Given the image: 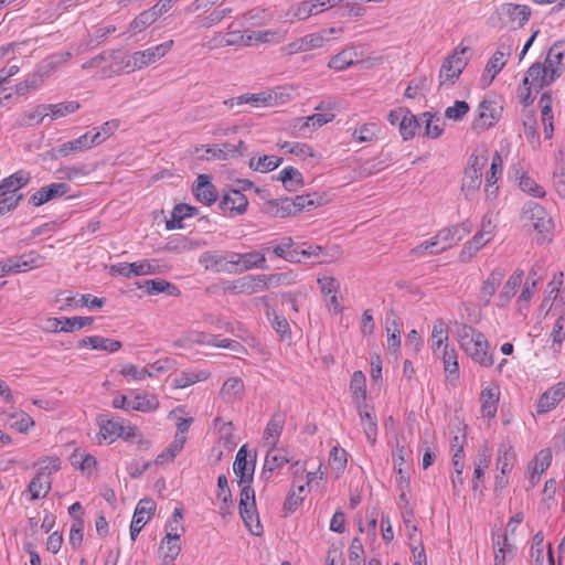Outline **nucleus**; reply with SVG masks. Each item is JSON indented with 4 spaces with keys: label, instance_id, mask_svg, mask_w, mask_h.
Segmentation results:
<instances>
[{
    "label": "nucleus",
    "instance_id": "obj_1",
    "mask_svg": "<svg viewBox=\"0 0 565 565\" xmlns=\"http://www.w3.org/2000/svg\"><path fill=\"white\" fill-rule=\"evenodd\" d=\"M458 337L460 347L475 362L484 367L494 363L492 354L488 352L490 344L482 332L462 324L458 330Z\"/></svg>",
    "mask_w": 565,
    "mask_h": 565
},
{
    "label": "nucleus",
    "instance_id": "obj_2",
    "mask_svg": "<svg viewBox=\"0 0 565 565\" xmlns=\"http://www.w3.org/2000/svg\"><path fill=\"white\" fill-rule=\"evenodd\" d=\"M521 220L524 225L531 224L537 232L540 235V237H537L539 244L552 241L551 237H547V234L553 228V221L545 209L539 203L534 201L526 202L522 207Z\"/></svg>",
    "mask_w": 565,
    "mask_h": 565
},
{
    "label": "nucleus",
    "instance_id": "obj_3",
    "mask_svg": "<svg viewBox=\"0 0 565 565\" xmlns=\"http://www.w3.org/2000/svg\"><path fill=\"white\" fill-rule=\"evenodd\" d=\"M102 132L88 131L74 140L66 141L57 147L52 148L51 156L54 159L66 157L72 152H79L85 149H89L95 145H99L103 142V138H100Z\"/></svg>",
    "mask_w": 565,
    "mask_h": 565
},
{
    "label": "nucleus",
    "instance_id": "obj_4",
    "mask_svg": "<svg viewBox=\"0 0 565 565\" xmlns=\"http://www.w3.org/2000/svg\"><path fill=\"white\" fill-rule=\"evenodd\" d=\"M172 44L173 41L170 40L145 51L135 52L128 57L126 67L129 68V71H135L148 66L164 56L172 47Z\"/></svg>",
    "mask_w": 565,
    "mask_h": 565
},
{
    "label": "nucleus",
    "instance_id": "obj_5",
    "mask_svg": "<svg viewBox=\"0 0 565 565\" xmlns=\"http://www.w3.org/2000/svg\"><path fill=\"white\" fill-rule=\"evenodd\" d=\"M156 511V502L150 498L141 499L135 509L130 524V537L135 541L141 529L146 525Z\"/></svg>",
    "mask_w": 565,
    "mask_h": 565
},
{
    "label": "nucleus",
    "instance_id": "obj_6",
    "mask_svg": "<svg viewBox=\"0 0 565 565\" xmlns=\"http://www.w3.org/2000/svg\"><path fill=\"white\" fill-rule=\"evenodd\" d=\"M211 179L209 174H199L192 185V193L195 199L200 203L209 206L214 204L218 199V192Z\"/></svg>",
    "mask_w": 565,
    "mask_h": 565
},
{
    "label": "nucleus",
    "instance_id": "obj_7",
    "mask_svg": "<svg viewBox=\"0 0 565 565\" xmlns=\"http://www.w3.org/2000/svg\"><path fill=\"white\" fill-rule=\"evenodd\" d=\"M247 445H243L235 457V461L233 463L234 473L239 478L238 484H243L244 482H253L254 472H255V458L252 461L247 460Z\"/></svg>",
    "mask_w": 565,
    "mask_h": 565
},
{
    "label": "nucleus",
    "instance_id": "obj_8",
    "mask_svg": "<svg viewBox=\"0 0 565 565\" xmlns=\"http://www.w3.org/2000/svg\"><path fill=\"white\" fill-rule=\"evenodd\" d=\"M265 256L258 252H249L245 254H239L235 252H231V260L234 265V274L243 273L245 270H249L252 268H265Z\"/></svg>",
    "mask_w": 565,
    "mask_h": 565
},
{
    "label": "nucleus",
    "instance_id": "obj_9",
    "mask_svg": "<svg viewBox=\"0 0 565 565\" xmlns=\"http://www.w3.org/2000/svg\"><path fill=\"white\" fill-rule=\"evenodd\" d=\"M231 252L226 255L214 254L205 252L200 256V264L204 265L206 270L215 273L234 274V265L230 263Z\"/></svg>",
    "mask_w": 565,
    "mask_h": 565
},
{
    "label": "nucleus",
    "instance_id": "obj_10",
    "mask_svg": "<svg viewBox=\"0 0 565 565\" xmlns=\"http://www.w3.org/2000/svg\"><path fill=\"white\" fill-rule=\"evenodd\" d=\"M70 186L66 183H51L46 186H42L40 190L33 193L29 199V204L33 206H40L53 199L66 194Z\"/></svg>",
    "mask_w": 565,
    "mask_h": 565
},
{
    "label": "nucleus",
    "instance_id": "obj_11",
    "mask_svg": "<svg viewBox=\"0 0 565 565\" xmlns=\"http://www.w3.org/2000/svg\"><path fill=\"white\" fill-rule=\"evenodd\" d=\"M248 206L247 198L241 193V190L231 189L228 193L224 194L218 203V209L223 212L244 214Z\"/></svg>",
    "mask_w": 565,
    "mask_h": 565
},
{
    "label": "nucleus",
    "instance_id": "obj_12",
    "mask_svg": "<svg viewBox=\"0 0 565 565\" xmlns=\"http://www.w3.org/2000/svg\"><path fill=\"white\" fill-rule=\"evenodd\" d=\"M565 397V383L559 382L547 390L537 402V413L543 414L554 408Z\"/></svg>",
    "mask_w": 565,
    "mask_h": 565
},
{
    "label": "nucleus",
    "instance_id": "obj_13",
    "mask_svg": "<svg viewBox=\"0 0 565 565\" xmlns=\"http://www.w3.org/2000/svg\"><path fill=\"white\" fill-rule=\"evenodd\" d=\"M504 276L505 271L502 268H495L482 282L479 299L483 307H487L490 303L492 296L494 295L497 288L501 285Z\"/></svg>",
    "mask_w": 565,
    "mask_h": 565
},
{
    "label": "nucleus",
    "instance_id": "obj_14",
    "mask_svg": "<svg viewBox=\"0 0 565 565\" xmlns=\"http://www.w3.org/2000/svg\"><path fill=\"white\" fill-rule=\"evenodd\" d=\"M47 469L49 467H41L35 477L29 483L28 491L31 493V500L45 498L51 491L52 482L51 478L46 476Z\"/></svg>",
    "mask_w": 565,
    "mask_h": 565
},
{
    "label": "nucleus",
    "instance_id": "obj_15",
    "mask_svg": "<svg viewBox=\"0 0 565 565\" xmlns=\"http://www.w3.org/2000/svg\"><path fill=\"white\" fill-rule=\"evenodd\" d=\"M99 425V434L105 440L113 443L116 438L124 434V425L119 420H115L109 414H100L97 416Z\"/></svg>",
    "mask_w": 565,
    "mask_h": 565
},
{
    "label": "nucleus",
    "instance_id": "obj_16",
    "mask_svg": "<svg viewBox=\"0 0 565 565\" xmlns=\"http://www.w3.org/2000/svg\"><path fill=\"white\" fill-rule=\"evenodd\" d=\"M31 179L28 171L19 170L15 173L4 178L0 183V198L2 195L18 194L17 192L25 186Z\"/></svg>",
    "mask_w": 565,
    "mask_h": 565
},
{
    "label": "nucleus",
    "instance_id": "obj_17",
    "mask_svg": "<svg viewBox=\"0 0 565 565\" xmlns=\"http://www.w3.org/2000/svg\"><path fill=\"white\" fill-rule=\"evenodd\" d=\"M502 107L498 106L494 100L483 99L478 107V120L473 124V128H478L480 120L491 119L482 126V129L490 128L497 122L501 116Z\"/></svg>",
    "mask_w": 565,
    "mask_h": 565
},
{
    "label": "nucleus",
    "instance_id": "obj_18",
    "mask_svg": "<svg viewBox=\"0 0 565 565\" xmlns=\"http://www.w3.org/2000/svg\"><path fill=\"white\" fill-rule=\"evenodd\" d=\"M545 78H547V67L541 62H535L529 67L522 84L523 86L529 85L539 92L546 86Z\"/></svg>",
    "mask_w": 565,
    "mask_h": 565
},
{
    "label": "nucleus",
    "instance_id": "obj_19",
    "mask_svg": "<svg viewBox=\"0 0 565 565\" xmlns=\"http://www.w3.org/2000/svg\"><path fill=\"white\" fill-rule=\"evenodd\" d=\"M524 271L516 269L504 284L502 290L498 295L497 306L500 308L505 307L510 300L515 296L516 289L522 284Z\"/></svg>",
    "mask_w": 565,
    "mask_h": 565
},
{
    "label": "nucleus",
    "instance_id": "obj_20",
    "mask_svg": "<svg viewBox=\"0 0 565 565\" xmlns=\"http://www.w3.org/2000/svg\"><path fill=\"white\" fill-rule=\"evenodd\" d=\"M407 451L404 446L397 445L394 455V471L397 475V487L399 490L409 489L411 481L406 473Z\"/></svg>",
    "mask_w": 565,
    "mask_h": 565
},
{
    "label": "nucleus",
    "instance_id": "obj_21",
    "mask_svg": "<svg viewBox=\"0 0 565 565\" xmlns=\"http://www.w3.org/2000/svg\"><path fill=\"white\" fill-rule=\"evenodd\" d=\"M499 395L500 393L498 387H486L481 391L480 401L483 417L492 418L495 416Z\"/></svg>",
    "mask_w": 565,
    "mask_h": 565
},
{
    "label": "nucleus",
    "instance_id": "obj_22",
    "mask_svg": "<svg viewBox=\"0 0 565 565\" xmlns=\"http://www.w3.org/2000/svg\"><path fill=\"white\" fill-rule=\"evenodd\" d=\"M138 288H145L149 295L167 294L169 296H178L179 289L173 284L163 279H149L143 282H136Z\"/></svg>",
    "mask_w": 565,
    "mask_h": 565
},
{
    "label": "nucleus",
    "instance_id": "obj_23",
    "mask_svg": "<svg viewBox=\"0 0 565 565\" xmlns=\"http://www.w3.org/2000/svg\"><path fill=\"white\" fill-rule=\"evenodd\" d=\"M286 416L282 413H275L269 422L267 423L266 429L264 431V437L266 441L273 446V448L277 447L278 438L282 431L285 425Z\"/></svg>",
    "mask_w": 565,
    "mask_h": 565
},
{
    "label": "nucleus",
    "instance_id": "obj_24",
    "mask_svg": "<svg viewBox=\"0 0 565 565\" xmlns=\"http://www.w3.org/2000/svg\"><path fill=\"white\" fill-rule=\"evenodd\" d=\"M470 52H471L470 46L459 44L458 47L455 49L454 53L445 58V61L440 67V71H439V77L441 78V81L439 83V87L445 85L446 82H449L450 85H452L455 83V81L458 78V77L451 76V73H452L451 62H454V57H456V55H466Z\"/></svg>",
    "mask_w": 565,
    "mask_h": 565
},
{
    "label": "nucleus",
    "instance_id": "obj_25",
    "mask_svg": "<svg viewBox=\"0 0 565 565\" xmlns=\"http://www.w3.org/2000/svg\"><path fill=\"white\" fill-rule=\"evenodd\" d=\"M512 49L510 45H500L492 57L488 61L486 65V71L488 73H492L489 83L493 81L495 75L503 68L507 63L505 57L510 56Z\"/></svg>",
    "mask_w": 565,
    "mask_h": 565
},
{
    "label": "nucleus",
    "instance_id": "obj_26",
    "mask_svg": "<svg viewBox=\"0 0 565 565\" xmlns=\"http://www.w3.org/2000/svg\"><path fill=\"white\" fill-rule=\"evenodd\" d=\"M277 180L281 181L285 190L289 192H296L298 186L303 184V177L299 170L294 167H286L277 177Z\"/></svg>",
    "mask_w": 565,
    "mask_h": 565
},
{
    "label": "nucleus",
    "instance_id": "obj_27",
    "mask_svg": "<svg viewBox=\"0 0 565 565\" xmlns=\"http://www.w3.org/2000/svg\"><path fill=\"white\" fill-rule=\"evenodd\" d=\"M502 12L509 17L510 21L516 23L518 26H523L531 14V9L525 4L505 3L502 7Z\"/></svg>",
    "mask_w": 565,
    "mask_h": 565
},
{
    "label": "nucleus",
    "instance_id": "obj_28",
    "mask_svg": "<svg viewBox=\"0 0 565 565\" xmlns=\"http://www.w3.org/2000/svg\"><path fill=\"white\" fill-rule=\"evenodd\" d=\"M47 108L45 105H39L36 108L29 113H24L17 118L18 127H32L41 124L45 116H47Z\"/></svg>",
    "mask_w": 565,
    "mask_h": 565
},
{
    "label": "nucleus",
    "instance_id": "obj_29",
    "mask_svg": "<svg viewBox=\"0 0 565 565\" xmlns=\"http://www.w3.org/2000/svg\"><path fill=\"white\" fill-rule=\"evenodd\" d=\"M292 206L295 207L296 213L301 212L302 210H311L317 206H321L324 204V196L318 193L302 194L296 195L292 198Z\"/></svg>",
    "mask_w": 565,
    "mask_h": 565
},
{
    "label": "nucleus",
    "instance_id": "obj_30",
    "mask_svg": "<svg viewBox=\"0 0 565 565\" xmlns=\"http://www.w3.org/2000/svg\"><path fill=\"white\" fill-rule=\"evenodd\" d=\"M157 9L158 8L153 6L150 9L142 11L132 20L130 29L135 32H141L143 29L154 23L162 15V13H159Z\"/></svg>",
    "mask_w": 565,
    "mask_h": 565
},
{
    "label": "nucleus",
    "instance_id": "obj_31",
    "mask_svg": "<svg viewBox=\"0 0 565 565\" xmlns=\"http://www.w3.org/2000/svg\"><path fill=\"white\" fill-rule=\"evenodd\" d=\"M183 518V512L181 508H175L171 518L168 520L166 524V536L161 542V546L164 543H171V540H180V534L178 533L179 529L183 532L184 529L180 526V520Z\"/></svg>",
    "mask_w": 565,
    "mask_h": 565
},
{
    "label": "nucleus",
    "instance_id": "obj_32",
    "mask_svg": "<svg viewBox=\"0 0 565 565\" xmlns=\"http://www.w3.org/2000/svg\"><path fill=\"white\" fill-rule=\"evenodd\" d=\"M282 162V158L276 156H264L255 160L252 158L248 162L250 169L259 172H269L278 168Z\"/></svg>",
    "mask_w": 565,
    "mask_h": 565
},
{
    "label": "nucleus",
    "instance_id": "obj_33",
    "mask_svg": "<svg viewBox=\"0 0 565 565\" xmlns=\"http://www.w3.org/2000/svg\"><path fill=\"white\" fill-rule=\"evenodd\" d=\"M419 128V121L415 115L411 113L408 109V113L404 114V117L399 121V134L403 138V140H409L412 139L416 130Z\"/></svg>",
    "mask_w": 565,
    "mask_h": 565
},
{
    "label": "nucleus",
    "instance_id": "obj_34",
    "mask_svg": "<svg viewBox=\"0 0 565 565\" xmlns=\"http://www.w3.org/2000/svg\"><path fill=\"white\" fill-rule=\"evenodd\" d=\"M355 58H356V53L353 50H351V49L343 50L340 53H338L337 55H334L329 61L328 66L335 71H342V70L353 65L355 62Z\"/></svg>",
    "mask_w": 565,
    "mask_h": 565
},
{
    "label": "nucleus",
    "instance_id": "obj_35",
    "mask_svg": "<svg viewBox=\"0 0 565 565\" xmlns=\"http://www.w3.org/2000/svg\"><path fill=\"white\" fill-rule=\"evenodd\" d=\"M423 117L425 118V136L431 139L438 138L444 131L445 124L436 114L427 111L423 114Z\"/></svg>",
    "mask_w": 565,
    "mask_h": 565
},
{
    "label": "nucleus",
    "instance_id": "obj_36",
    "mask_svg": "<svg viewBox=\"0 0 565 565\" xmlns=\"http://www.w3.org/2000/svg\"><path fill=\"white\" fill-rule=\"evenodd\" d=\"M90 342V349L93 350H100V351H107L109 353H114L121 349L122 344L118 340L104 338L100 335H92L89 339Z\"/></svg>",
    "mask_w": 565,
    "mask_h": 565
},
{
    "label": "nucleus",
    "instance_id": "obj_37",
    "mask_svg": "<svg viewBox=\"0 0 565 565\" xmlns=\"http://www.w3.org/2000/svg\"><path fill=\"white\" fill-rule=\"evenodd\" d=\"M184 443H185L184 436H181V437L177 436L174 441L172 444H170V446L164 451H162L161 454H159L157 456L154 463L163 465L166 462L172 461L175 458L177 454L183 448Z\"/></svg>",
    "mask_w": 565,
    "mask_h": 565
},
{
    "label": "nucleus",
    "instance_id": "obj_38",
    "mask_svg": "<svg viewBox=\"0 0 565 565\" xmlns=\"http://www.w3.org/2000/svg\"><path fill=\"white\" fill-rule=\"evenodd\" d=\"M444 370L450 376L455 379L459 377V364L457 360V352L455 349H448V345L444 347L443 351Z\"/></svg>",
    "mask_w": 565,
    "mask_h": 565
},
{
    "label": "nucleus",
    "instance_id": "obj_39",
    "mask_svg": "<svg viewBox=\"0 0 565 565\" xmlns=\"http://www.w3.org/2000/svg\"><path fill=\"white\" fill-rule=\"evenodd\" d=\"M481 177L482 174L477 173L476 169H466L461 184V190L465 192L466 196L479 189Z\"/></svg>",
    "mask_w": 565,
    "mask_h": 565
},
{
    "label": "nucleus",
    "instance_id": "obj_40",
    "mask_svg": "<svg viewBox=\"0 0 565 565\" xmlns=\"http://www.w3.org/2000/svg\"><path fill=\"white\" fill-rule=\"evenodd\" d=\"M275 449L276 448L270 446L269 450L267 451L262 476H265L266 472H273L276 468L282 467L285 463L290 461L287 456L273 454Z\"/></svg>",
    "mask_w": 565,
    "mask_h": 565
},
{
    "label": "nucleus",
    "instance_id": "obj_41",
    "mask_svg": "<svg viewBox=\"0 0 565 565\" xmlns=\"http://www.w3.org/2000/svg\"><path fill=\"white\" fill-rule=\"evenodd\" d=\"M514 462V454L504 446H501L498 451L497 468L500 469L501 475L507 476L511 472Z\"/></svg>",
    "mask_w": 565,
    "mask_h": 565
},
{
    "label": "nucleus",
    "instance_id": "obj_42",
    "mask_svg": "<svg viewBox=\"0 0 565 565\" xmlns=\"http://www.w3.org/2000/svg\"><path fill=\"white\" fill-rule=\"evenodd\" d=\"M564 49H565V41L564 40L556 41L548 50V53H547V56L545 60V66L546 67H557V65H561L563 57H564Z\"/></svg>",
    "mask_w": 565,
    "mask_h": 565
},
{
    "label": "nucleus",
    "instance_id": "obj_43",
    "mask_svg": "<svg viewBox=\"0 0 565 565\" xmlns=\"http://www.w3.org/2000/svg\"><path fill=\"white\" fill-rule=\"evenodd\" d=\"M93 322L94 318L92 317H64L63 326H61L60 331L73 332L75 330L83 329L84 327H88Z\"/></svg>",
    "mask_w": 565,
    "mask_h": 565
},
{
    "label": "nucleus",
    "instance_id": "obj_44",
    "mask_svg": "<svg viewBox=\"0 0 565 565\" xmlns=\"http://www.w3.org/2000/svg\"><path fill=\"white\" fill-rule=\"evenodd\" d=\"M330 8H337V13L340 17L359 15L360 8L355 6L353 0H330L328 2Z\"/></svg>",
    "mask_w": 565,
    "mask_h": 565
},
{
    "label": "nucleus",
    "instance_id": "obj_45",
    "mask_svg": "<svg viewBox=\"0 0 565 565\" xmlns=\"http://www.w3.org/2000/svg\"><path fill=\"white\" fill-rule=\"evenodd\" d=\"M47 108V113L51 114L52 118L64 117L68 114H73L79 108V104L77 102H66L60 103L55 105H45Z\"/></svg>",
    "mask_w": 565,
    "mask_h": 565
},
{
    "label": "nucleus",
    "instance_id": "obj_46",
    "mask_svg": "<svg viewBox=\"0 0 565 565\" xmlns=\"http://www.w3.org/2000/svg\"><path fill=\"white\" fill-rule=\"evenodd\" d=\"M230 153H231L230 143L224 142L221 146H217V145L207 146L205 148V156H202L201 158L206 159V160H210V159L228 160V159H231Z\"/></svg>",
    "mask_w": 565,
    "mask_h": 565
},
{
    "label": "nucleus",
    "instance_id": "obj_47",
    "mask_svg": "<svg viewBox=\"0 0 565 565\" xmlns=\"http://www.w3.org/2000/svg\"><path fill=\"white\" fill-rule=\"evenodd\" d=\"M350 388L354 395V398L360 396L362 399H366V379L361 371H355L351 377Z\"/></svg>",
    "mask_w": 565,
    "mask_h": 565
},
{
    "label": "nucleus",
    "instance_id": "obj_48",
    "mask_svg": "<svg viewBox=\"0 0 565 565\" xmlns=\"http://www.w3.org/2000/svg\"><path fill=\"white\" fill-rule=\"evenodd\" d=\"M501 173H502V158L499 154V152L495 151L494 156L492 157L490 170L487 172V175H486V185L493 186L497 183Z\"/></svg>",
    "mask_w": 565,
    "mask_h": 565
},
{
    "label": "nucleus",
    "instance_id": "obj_49",
    "mask_svg": "<svg viewBox=\"0 0 565 565\" xmlns=\"http://www.w3.org/2000/svg\"><path fill=\"white\" fill-rule=\"evenodd\" d=\"M217 499L221 500L226 508L233 507V497L225 475H220L217 478Z\"/></svg>",
    "mask_w": 565,
    "mask_h": 565
},
{
    "label": "nucleus",
    "instance_id": "obj_50",
    "mask_svg": "<svg viewBox=\"0 0 565 565\" xmlns=\"http://www.w3.org/2000/svg\"><path fill=\"white\" fill-rule=\"evenodd\" d=\"M158 402L153 396H139L137 395L134 401L129 402L128 407L134 411L149 412L156 409Z\"/></svg>",
    "mask_w": 565,
    "mask_h": 565
},
{
    "label": "nucleus",
    "instance_id": "obj_51",
    "mask_svg": "<svg viewBox=\"0 0 565 565\" xmlns=\"http://www.w3.org/2000/svg\"><path fill=\"white\" fill-rule=\"evenodd\" d=\"M279 147L285 152L292 153L298 157L306 158L307 156H313L311 147L308 146L307 143L285 141L281 145H279Z\"/></svg>",
    "mask_w": 565,
    "mask_h": 565
},
{
    "label": "nucleus",
    "instance_id": "obj_52",
    "mask_svg": "<svg viewBox=\"0 0 565 565\" xmlns=\"http://www.w3.org/2000/svg\"><path fill=\"white\" fill-rule=\"evenodd\" d=\"M519 186L523 192H526L535 198H542L545 195L543 188L535 183V181L526 174L521 175Z\"/></svg>",
    "mask_w": 565,
    "mask_h": 565
},
{
    "label": "nucleus",
    "instance_id": "obj_53",
    "mask_svg": "<svg viewBox=\"0 0 565 565\" xmlns=\"http://www.w3.org/2000/svg\"><path fill=\"white\" fill-rule=\"evenodd\" d=\"M84 520L82 516H74L70 531V544L77 548L83 542Z\"/></svg>",
    "mask_w": 565,
    "mask_h": 565
},
{
    "label": "nucleus",
    "instance_id": "obj_54",
    "mask_svg": "<svg viewBox=\"0 0 565 565\" xmlns=\"http://www.w3.org/2000/svg\"><path fill=\"white\" fill-rule=\"evenodd\" d=\"M134 276L153 275L159 273V266L149 259L131 263Z\"/></svg>",
    "mask_w": 565,
    "mask_h": 565
},
{
    "label": "nucleus",
    "instance_id": "obj_55",
    "mask_svg": "<svg viewBox=\"0 0 565 565\" xmlns=\"http://www.w3.org/2000/svg\"><path fill=\"white\" fill-rule=\"evenodd\" d=\"M244 391V383L238 377L227 379L221 390V393L227 397H236Z\"/></svg>",
    "mask_w": 565,
    "mask_h": 565
},
{
    "label": "nucleus",
    "instance_id": "obj_56",
    "mask_svg": "<svg viewBox=\"0 0 565 565\" xmlns=\"http://www.w3.org/2000/svg\"><path fill=\"white\" fill-rule=\"evenodd\" d=\"M469 104L465 100H456L454 106H450L445 111V117L454 120H461L469 111Z\"/></svg>",
    "mask_w": 565,
    "mask_h": 565
},
{
    "label": "nucleus",
    "instance_id": "obj_57",
    "mask_svg": "<svg viewBox=\"0 0 565 565\" xmlns=\"http://www.w3.org/2000/svg\"><path fill=\"white\" fill-rule=\"evenodd\" d=\"M253 482H244L239 484L242 487L239 494L238 510H246L248 504L256 503L255 490L252 487Z\"/></svg>",
    "mask_w": 565,
    "mask_h": 565
},
{
    "label": "nucleus",
    "instance_id": "obj_58",
    "mask_svg": "<svg viewBox=\"0 0 565 565\" xmlns=\"http://www.w3.org/2000/svg\"><path fill=\"white\" fill-rule=\"evenodd\" d=\"M42 83V74H31L23 82L15 86V93L18 95H24L30 89L38 88Z\"/></svg>",
    "mask_w": 565,
    "mask_h": 565
},
{
    "label": "nucleus",
    "instance_id": "obj_59",
    "mask_svg": "<svg viewBox=\"0 0 565 565\" xmlns=\"http://www.w3.org/2000/svg\"><path fill=\"white\" fill-rule=\"evenodd\" d=\"M347 451L334 446L330 451V463L332 469L343 471L347 466Z\"/></svg>",
    "mask_w": 565,
    "mask_h": 565
},
{
    "label": "nucleus",
    "instance_id": "obj_60",
    "mask_svg": "<svg viewBox=\"0 0 565 565\" xmlns=\"http://www.w3.org/2000/svg\"><path fill=\"white\" fill-rule=\"evenodd\" d=\"M459 226L443 228L435 235V239H437L439 244H444L443 246H446L447 249L452 244L457 243L456 234L459 233Z\"/></svg>",
    "mask_w": 565,
    "mask_h": 565
},
{
    "label": "nucleus",
    "instance_id": "obj_61",
    "mask_svg": "<svg viewBox=\"0 0 565 565\" xmlns=\"http://www.w3.org/2000/svg\"><path fill=\"white\" fill-rule=\"evenodd\" d=\"M334 118V114L332 113H318L307 117V121L303 124V127L311 128H320L324 124L332 121Z\"/></svg>",
    "mask_w": 565,
    "mask_h": 565
},
{
    "label": "nucleus",
    "instance_id": "obj_62",
    "mask_svg": "<svg viewBox=\"0 0 565 565\" xmlns=\"http://www.w3.org/2000/svg\"><path fill=\"white\" fill-rule=\"evenodd\" d=\"M364 434L369 443L374 445L377 435V422L374 413L370 414V419L361 420Z\"/></svg>",
    "mask_w": 565,
    "mask_h": 565
},
{
    "label": "nucleus",
    "instance_id": "obj_63",
    "mask_svg": "<svg viewBox=\"0 0 565 565\" xmlns=\"http://www.w3.org/2000/svg\"><path fill=\"white\" fill-rule=\"evenodd\" d=\"M23 194H11V195H2L0 198V215H3L12 210H14L19 202L23 200Z\"/></svg>",
    "mask_w": 565,
    "mask_h": 565
},
{
    "label": "nucleus",
    "instance_id": "obj_64",
    "mask_svg": "<svg viewBox=\"0 0 565 565\" xmlns=\"http://www.w3.org/2000/svg\"><path fill=\"white\" fill-rule=\"evenodd\" d=\"M376 136V125L375 124H365L359 129H355L353 137L356 138L360 142L372 141Z\"/></svg>",
    "mask_w": 565,
    "mask_h": 565
}]
</instances>
